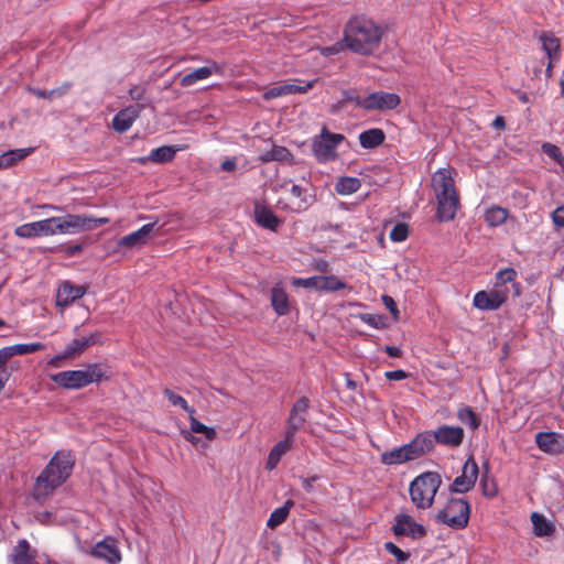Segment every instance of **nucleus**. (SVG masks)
Segmentation results:
<instances>
[{
  "label": "nucleus",
  "mask_w": 564,
  "mask_h": 564,
  "mask_svg": "<svg viewBox=\"0 0 564 564\" xmlns=\"http://www.w3.org/2000/svg\"><path fill=\"white\" fill-rule=\"evenodd\" d=\"M552 220L555 227L563 228L564 227V206L557 207L552 213Z\"/></svg>",
  "instance_id": "nucleus-54"
},
{
  "label": "nucleus",
  "mask_w": 564,
  "mask_h": 564,
  "mask_svg": "<svg viewBox=\"0 0 564 564\" xmlns=\"http://www.w3.org/2000/svg\"><path fill=\"white\" fill-rule=\"evenodd\" d=\"M293 506L294 501L289 499L284 502L283 506L274 509L267 521V527L270 529H275L285 522Z\"/></svg>",
  "instance_id": "nucleus-33"
},
{
  "label": "nucleus",
  "mask_w": 564,
  "mask_h": 564,
  "mask_svg": "<svg viewBox=\"0 0 564 564\" xmlns=\"http://www.w3.org/2000/svg\"><path fill=\"white\" fill-rule=\"evenodd\" d=\"M9 347L12 356L29 355L45 349V345L42 343L15 344Z\"/></svg>",
  "instance_id": "nucleus-41"
},
{
  "label": "nucleus",
  "mask_w": 564,
  "mask_h": 564,
  "mask_svg": "<svg viewBox=\"0 0 564 564\" xmlns=\"http://www.w3.org/2000/svg\"><path fill=\"white\" fill-rule=\"evenodd\" d=\"M12 352L9 346L0 349V370L6 369V364L12 358Z\"/></svg>",
  "instance_id": "nucleus-56"
},
{
  "label": "nucleus",
  "mask_w": 564,
  "mask_h": 564,
  "mask_svg": "<svg viewBox=\"0 0 564 564\" xmlns=\"http://www.w3.org/2000/svg\"><path fill=\"white\" fill-rule=\"evenodd\" d=\"M531 521L533 524V531L536 536H547L554 531V528L549 523L543 514L533 512L531 514Z\"/></svg>",
  "instance_id": "nucleus-36"
},
{
  "label": "nucleus",
  "mask_w": 564,
  "mask_h": 564,
  "mask_svg": "<svg viewBox=\"0 0 564 564\" xmlns=\"http://www.w3.org/2000/svg\"><path fill=\"white\" fill-rule=\"evenodd\" d=\"M409 236V225L405 223H398L390 231V239L394 242L404 241Z\"/></svg>",
  "instance_id": "nucleus-44"
},
{
  "label": "nucleus",
  "mask_w": 564,
  "mask_h": 564,
  "mask_svg": "<svg viewBox=\"0 0 564 564\" xmlns=\"http://www.w3.org/2000/svg\"><path fill=\"white\" fill-rule=\"evenodd\" d=\"M359 143L364 149H375L381 145L386 140V134L382 129L372 128L362 131L359 137Z\"/></svg>",
  "instance_id": "nucleus-29"
},
{
  "label": "nucleus",
  "mask_w": 564,
  "mask_h": 564,
  "mask_svg": "<svg viewBox=\"0 0 564 564\" xmlns=\"http://www.w3.org/2000/svg\"><path fill=\"white\" fill-rule=\"evenodd\" d=\"M431 185L437 202L436 218L440 221L453 220L459 208V195L455 187L454 170L451 167L438 169L432 175Z\"/></svg>",
  "instance_id": "nucleus-2"
},
{
  "label": "nucleus",
  "mask_w": 564,
  "mask_h": 564,
  "mask_svg": "<svg viewBox=\"0 0 564 564\" xmlns=\"http://www.w3.org/2000/svg\"><path fill=\"white\" fill-rule=\"evenodd\" d=\"M34 226H35V231H37V237L54 235L53 217L42 219L39 221H34Z\"/></svg>",
  "instance_id": "nucleus-46"
},
{
  "label": "nucleus",
  "mask_w": 564,
  "mask_h": 564,
  "mask_svg": "<svg viewBox=\"0 0 564 564\" xmlns=\"http://www.w3.org/2000/svg\"><path fill=\"white\" fill-rule=\"evenodd\" d=\"M292 158L290 150L282 145H273L272 149L260 156L261 162L288 161Z\"/></svg>",
  "instance_id": "nucleus-38"
},
{
  "label": "nucleus",
  "mask_w": 564,
  "mask_h": 564,
  "mask_svg": "<svg viewBox=\"0 0 564 564\" xmlns=\"http://www.w3.org/2000/svg\"><path fill=\"white\" fill-rule=\"evenodd\" d=\"M254 223L271 231H276L281 225V219L263 202L256 200L253 206Z\"/></svg>",
  "instance_id": "nucleus-17"
},
{
  "label": "nucleus",
  "mask_w": 564,
  "mask_h": 564,
  "mask_svg": "<svg viewBox=\"0 0 564 564\" xmlns=\"http://www.w3.org/2000/svg\"><path fill=\"white\" fill-rule=\"evenodd\" d=\"M465 437L464 429L453 425H441L434 431L436 444L447 447H458L463 444Z\"/></svg>",
  "instance_id": "nucleus-15"
},
{
  "label": "nucleus",
  "mask_w": 564,
  "mask_h": 564,
  "mask_svg": "<svg viewBox=\"0 0 564 564\" xmlns=\"http://www.w3.org/2000/svg\"><path fill=\"white\" fill-rule=\"evenodd\" d=\"M539 41L542 44V50L545 52L547 56V65L545 69L546 77L552 76V69L555 63L560 61V39L556 37L552 32H542L539 35Z\"/></svg>",
  "instance_id": "nucleus-14"
},
{
  "label": "nucleus",
  "mask_w": 564,
  "mask_h": 564,
  "mask_svg": "<svg viewBox=\"0 0 564 564\" xmlns=\"http://www.w3.org/2000/svg\"><path fill=\"white\" fill-rule=\"evenodd\" d=\"M392 531L397 536L408 535L413 539H420L426 534V529L413 521L409 514L397 516Z\"/></svg>",
  "instance_id": "nucleus-16"
},
{
  "label": "nucleus",
  "mask_w": 564,
  "mask_h": 564,
  "mask_svg": "<svg viewBox=\"0 0 564 564\" xmlns=\"http://www.w3.org/2000/svg\"><path fill=\"white\" fill-rule=\"evenodd\" d=\"M360 104L361 109L367 111H387L398 108L401 98L398 94L381 90L366 96Z\"/></svg>",
  "instance_id": "nucleus-12"
},
{
  "label": "nucleus",
  "mask_w": 564,
  "mask_h": 564,
  "mask_svg": "<svg viewBox=\"0 0 564 564\" xmlns=\"http://www.w3.org/2000/svg\"><path fill=\"white\" fill-rule=\"evenodd\" d=\"M70 452H57L36 478L35 488L42 495H48L69 477L74 467Z\"/></svg>",
  "instance_id": "nucleus-3"
},
{
  "label": "nucleus",
  "mask_w": 564,
  "mask_h": 564,
  "mask_svg": "<svg viewBox=\"0 0 564 564\" xmlns=\"http://www.w3.org/2000/svg\"><path fill=\"white\" fill-rule=\"evenodd\" d=\"M184 149V145H163L152 150L149 155V159L153 163H167L173 161L175 154Z\"/></svg>",
  "instance_id": "nucleus-31"
},
{
  "label": "nucleus",
  "mask_w": 564,
  "mask_h": 564,
  "mask_svg": "<svg viewBox=\"0 0 564 564\" xmlns=\"http://www.w3.org/2000/svg\"><path fill=\"white\" fill-rule=\"evenodd\" d=\"M458 420L468 426L470 430L475 431L480 425V420L477 414L473 411L470 406H462L457 411Z\"/></svg>",
  "instance_id": "nucleus-39"
},
{
  "label": "nucleus",
  "mask_w": 564,
  "mask_h": 564,
  "mask_svg": "<svg viewBox=\"0 0 564 564\" xmlns=\"http://www.w3.org/2000/svg\"><path fill=\"white\" fill-rule=\"evenodd\" d=\"M294 440L284 434L283 440L278 442L270 452L281 458L293 446Z\"/></svg>",
  "instance_id": "nucleus-45"
},
{
  "label": "nucleus",
  "mask_w": 564,
  "mask_h": 564,
  "mask_svg": "<svg viewBox=\"0 0 564 564\" xmlns=\"http://www.w3.org/2000/svg\"><path fill=\"white\" fill-rule=\"evenodd\" d=\"M381 301L384 304V306L389 310V312L392 314V317L394 321L399 319L400 312L398 310L395 301L390 295H382Z\"/></svg>",
  "instance_id": "nucleus-52"
},
{
  "label": "nucleus",
  "mask_w": 564,
  "mask_h": 564,
  "mask_svg": "<svg viewBox=\"0 0 564 564\" xmlns=\"http://www.w3.org/2000/svg\"><path fill=\"white\" fill-rule=\"evenodd\" d=\"M383 34V29L372 19L356 14L344 28V43L354 53L371 55L379 48Z\"/></svg>",
  "instance_id": "nucleus-1"
},
{
  "label": "nucleus",
  "mask_w": 564,
  "mask_h": 564,
  "mask_svg": "<svg viewBox=\"0 0 564 564\" xmlns=\"http://www.w3.org/2000/svg\"><path fill=\"white\" fill-rule=\"evenodd\" d=\"M271 305L280 316L289 313V296L282 288L274 286L271 290Z\"/></svg>",
  "instance_id": "nucleus-32"
},
{
  "label": "nucleus",
  "mask_w": 564,
  "mask_h": 564,
  "mask_svg": "<svg viewBox=\"0 0 564 564\" xmlns=\"http://www.w3.org/2000/svg\"><path fill=\"white\" fill-rule=\"evenodd\" d=\"M107 217L95 218L87 215L67 214L65 216L53 217L54 235L77 234L80 231L93 230L99 226L108 224Z\"/></svg>",
  "instance_id": "nucleus-7"
},
{
  "label": "nucleus",
  "mask_w": 564,
  "mask_h": 564,
  "mask_svg": "<svg viewBox=\"0 0 564 564\" xmlns=\"http://www.w3.org/2000/svg\"><path fill=\"white\" fill-rule=\"evenodd\" d=\"M345 140L341 133H333L323 127L321 133L315 135L312 143V151L321 163L334 161L337 158V148Z\"/></svg>",
  "instance_id": "nucleus-8"
},
{
  "label": "nucleus",
  "mask_w": 564,
  "mask_h": 564,
  "mask_svg": "<svg viewBox=\"0 0 564 564\" xmlns=\"http://www.w3.org/2000/svg\"><path fill=\"white\" fill-rule=\"evenodd\" d=\"M163 393L172 405L183 409L188 414H195V409L193 406H189L187 401L182 395L175 393L173 390L169 388H165L163 390Z\"/></svg>",
  "instance_id": "nucleus-40"
},
{
  "label": "nucleus",
  "mask_w": 564,
  "mask_h": 564,
  "mask_svg": "<svg viewBox=\"0 0 564 564\" xmlns=\"http://www.w3.org/2000/svg\"><path fill=\"white\" fill-rule=\"evenodd\" d=\"M83 251V246L80 243L70 245L66 248V253L68 256H75L77 253H80Z\"/></svg>",
  "instance_id": "nucleus-64"
},
{
  "label": "nucleus",
  "mask_w": 564,
  "mask_h": 564,
  "mask_svg": "<svg viewBox=\"0 0 564 564\" xmlns=\"http://www.w3.org/2000/svg\"><path fill=\"white\" fill-rule=\"evenodd\" d=\"M221 67L215 61H208L206 66L196 68L181 77L180 84L182 87H189L199 80L207 79L212 75H219Z\"/></svg>",
  "instance_id": "nucleus-21"
},
{
  "label": "nucleus",
  "mask_w": 564,
  "mask_h": 564,
  "mask_svg": "<svg viewBox=\"0 0 564 564\" xmlns=\"http://www.w3.org/2000/svg\"><path fill=\"white\" fill-rule=\"evenodd\" d=\"M14 234L20 238H34L37 237L34 223L23 224L14 229Z\"/></svg>",
  "instance_id": "nucleus-49"
},
{
  "label": "nucleus",
  "mask_w": 564,
  "mask_h": 564,
  "mask_svg": "<svg viewBox=\"0 0 564 564\" xmlns=\"http://www.w3.org/2000/svg\"><path fill=\"white\" fill-rule=\"evenodd\" d=\"M442 485V477L436 471H425L416 476L410 484L409 494L417 509H429Z\"/></svg>",
  "instance_id": "nucleus-5"
},
{
  "label": "nucleus",
  "mask_w": 564,
  "mask_h": 564,
  "mask_svg": "<svg viewBox=\"0 0 564 564\" xmlns=\"http://www.w3.org/2000/svg\"><path fill=\"white\" fill-rule=\"evenodd\" d=\"M535 443L546 454L557 455L564 452V437L555 432H539Z\"/></svg>",
  "instance_id": "nucleus-19"
},
{
  "label": "nucleus",
  "mask_w": 564,
  "mask_h": 564,
  "mask_svg": "<svg viewBox=\"0 0 564 564\" xmlns=\"http://www.w3.org/2000/svg\"><path fill=\"white\" fill-rule=\"evenodd\" d=\"M237 166L235 159H227L221 163V170L226 172H232Z\"/></svg>",
  "instance_id": "nucleus-63"
},
{
  "label": "nucleus",
  "mask_w": 564,
  "mask_h": 564,
  "mask_svg": "<svg viewBox=\"0 0 564 564\" xmlns=\"http://www.w3.org/2000/svg\"><path fill=\"white\" fill-rule=\"evenodd\" d=\"M50 379L58 387L67 390H79L91 383L107 380L104 365L98 362L87 364L85 369L65 370L50 375Z\"/></svg>",
  "instance_id": "nucleus-4"
},
{
  "label": "nucleus",
  "mask_w": 564,
  "mask_h": 564,
  "mask_svg": "<svg viewBox=\"0 0 564 564\" xmlns=\"http://www.w3.org/2000/svg\"><path fill=\"white\" fill-rule=\"evenodd\" d=\"M542 149L545 154L554 159L562 167H564V156L562 155L560 149L556 145L551 143H544L542 145Z\"/></svg>",
  "instance_id": "nucleus-48"
},
{
  "label": "nucleus",
  "mask_w": 564,
  "mask_h": 564,
  "mask_svg": "<svg viewBox=\"0 0 564 564\" xmlns=\"http://www.w3.org/2000/svg\"><path fill=\"white\" fill-rule=\"evenodd\" d=\"M189 423H191V431L183 430L181 431L182 436L193 443L196 444L198 438L193 435V433H198L205 435V437L209 441H213L216 438V431L213 427L206 426L202 422H199L194 414H189Z\"/></svg>",
  "instance_id": "nucleus-27"
},
{
  "label": "nucleus",
  "mask_w": 564,
  "mask_h": 564,
  "mask_svg": "<svg viewBox=\"0 0 564 564\" xmlns=\"http://www.w3.org/2000/svg\"><path fill=\"white\" fill-rule=\"evenodd\" d=\"M361 187V182L357 177L344 176L340 177L335 184V191L339 195H351L358 192Z\"/></svg>",
  "instance_id": "nucleus-35"
},
{
  "label": "nucleus",
  "mask_w": 564,
  "mask_h": 564,
  "mask_svg": "<svg viewBox=\"0 0 564 564\" xmlns=\"http://www.w3.org/2000/svg\"><path fill=\"white\" fill-rule=\"evenodd\" d=\"M280 459L281 458H279L276 455H274L272 452H270L267 463H265V468L268 470H273L278 466Z\"/></svg>",
  "instance_id": "nucleus-60"
},
{
  "label": "nucleus",
  "mask_w": 564,
  "mask_h": 564,
  "mask_svg": "<svg viewBox=\"0 0 564 564\" xmlns=\"http://www.w3.org/2000/svg\"><path fill=\"white\" fill-rule=\"evenodd\" d=\"M384 549L390 553L392 554L393 556H395L397 561L400 563V562H405L409 560L410 555L409 553L402 551L399 546H397L394 543L392 542H386L384 543Z\"/></svg>",
  "instance_id": "nucleus-50"
},
{
  "label": "nucleus",
  "mask_w": 564,
  "mask_h": 564,
  "mask_svg": "<svg viewBox=\"0 0 564 564\" xmlns=\"http://www.w3.org/2000/svg\"><path fill=\"white\" fill-rule=\"evenodd\" d=\"M517 276V272L512 268H507L503 270H500L496 274V288L495 289H502L507 283L512 282Z\"/></svg>",
  "instance_id": "nucleus-42"
},
{
  "label": "nucleus",
  "mask_w": 564,
  "mask_h": 564,
  "mask_svg": "<svg viewBox=\"0 0 564 564\" xmlns=\"http://www.w3.org/2000/svg\"><path fill=\"white\" fill-rule=\"evenodd\" d=\"M508 300L507 289H494L490 292L479 291L475 294L474 306L481 311L498 310Z\"/></svg>",
  "instance_id": "nucleus-13"
},
{
  "label": "nucleus",
  "mask_w": 564,
  "mask_h": 564,
  "mask_svg": "<svg viewBox=\"0 0 564 564\" xmlns=\"http://www.w3.org/2000/svg\"><path fill=\"white\" fill-rule=\"evenodd\" d=\"M478 476V464L473 456H469L463 465L462 474L449 486V490L456 494H466L475 487Z\"/></svg>",
  "instance_id": "nucleus-11"
},
{
  "label": "nucleus",
  "mask_w": 564,
  "mask_h": 564,
  "mask_svg": "<svg viewBox=\"0 0 564 564\" xmlns=\"http://www.w3.org/2000/svg\"><path fill=\"white\" fill-rule=\"evenodd\" d=\"M345 99L349 102H354L357 107L361 108L360 101H362L365 97H361L356 91L350 90L345 93Z\"/></svg>",
  "instance_id": "nucleus-57"
},
{
  "label": "nucleus",
  "mask_w": 564,
  "mask_h": 564,
  "mask_svg": "<svg viewBox=\"0 0 564 564\" xmlns=\"http://www.w3.org/2000/svg\"><path fill=\"white\" fill-rule=\"evenodd\" d=\"M360 318L365 324L373 328L382 329L386 327V318L382 315L367 313L362 314Z\"/></svg>",
  "instance_id": "nucleus-47"
},
{
  "label": "nucleus",
  "mask_w": 564,
  "mask_h": 564,
  "mask_svg": "<svg viewBox=\"0 0 564 564\" xmlns=\"http://www.w3.org/2000/svg\"><path fill=\"white\" fill-rule=\"evenodd\" d=\"M72 87H73L72 82H65L61 86L50 89V94L52 95L53 99L59 98V97L67 95Z\"/></svg>",
  "instance_id": "nucleus-53"
},
{
  "label": "nucleus",
  "mask_w": 564,
  "mask_h": 564,
  "mask_svg": "<svg viewBox=\"0 0 564 564\" xmlns=\"http://www.w3.org/2000/svg\"><path fill=\"white\" fill-rule=\"evenodd\" d=\"M470 505L464 498H449L435 514V521L453 530H463L469 523Z\"/></svg>",
  "instance_id": "nucleus-6"
},
{
  "label": "nucleus",
  "mask_w": 564,
  "mask_h": 564,
  "mask_svg": "<svg viewBox=\"0 0 564 564\" xmlns=\"http://www.w3.org/2000/svg\"><path fill=\"white\" fill-rule=\"evenodd\" d=\"M100 334L91 333L88 336L73 339L62 352L53 356L47 361V366L52 368L63 367L65 360L74 359L80 356L89 347L94 346L95 344H98L100 341Z\"/></svg>",
  "instance_id": "nucleus-9"
},
{
  "label": "nucleus",
  "mask_w": 564,
  "mask_h": 564,
  "mask_svg": "<svg viewBox=\"0 0 564 564\" xmlns=\"http://www.w3.org/2000/svg\"><path fill=\"white\" fill-rule=\"evenodd\" d=\"M318 479V476H312L307 478L302 479V487L305 491L312 492L313 491V484Z\"/></svg>",
  "instance_id": "nucleus-61"
},
{
  "label": "nucleus",
  "mask_w": 564,
  "mask_h": 564,
  "mask_svg": "<svg viewBox=\"0 0 564 564\" xmlns=\"http://www.w3.org/2000/svg\"><path fill=\"white\" fill-rule=\"evenodd\" d=\"M435 444L434 431H424L419 433L410 443H408L415 459L432 452Z\"/></svg>",
  "instance_id": "nucleus-23"
},
{
  "label": "nucleus",
  "mask_w": 564,
  "mask_h": 564,
  "mask_svg": "<svg viewBox=\"0 0 564 564\" xmlns=\"http://www.w3.org/2000/svg\"><path fill=\"white\" fill-rule=\"evenodd\" d=\"M33 152V148L9 150L0 154V170H6L14 166L18 162L25 159Z\"/></svg>",
  "instance_id": "nucleus-30"
},
{
  "label": "nucleus",
  "mask_w": 564,
  "mask_h": 564,
  "mask_svg": "<svg viewBox=\"0 0 564 564\" xmlns=\"http://www.w3.org/2000/svg\"><path fill=\"white\" fill-rule=\"evenodd\" d=\"M411 460H415V458L408 444L386 451L380 455V462L388 466L401 465Z\"/></svg>",
  "instance_id": "nucleus-25"
},
{
  "label": "nucleus",
  "mask_w": 564,
  "mask_h": 564,
  "mask_svg": "<svg viewBox=\"0 0 564 564\" xmlns=\"http://www.w3.org/2000/svg\"><path fill=\"white\" fill-rule=\"evenodd\" d=\"M144 106L141 104L130 105L120 110L112 119V128L119 133L128 131L139 118Z\"/></svg>",
  "instance_id": "nucleus-18"
},
{
  "label": "nucleus",
  "mask_w": 564,
  "mask_h": 564,
  "mask_svg": "<svg viewBox=\"0 0 564 564\" xmlns=\"http://www.w3.org/2000/svg\"><path fill=\"white\" fill-rule=\"evenodd\" d=\"M348 289L351 291V286H349L346 282L338 279L336 275H323L319 276L318 291L323 292H337L340 290Z\"/></svg>",
  "instance_id": "nucleus-34"
},
{
  "label": "nucleus",
  "mask_w": 564,
  "mask_h": 564,
  "mask_svg": "<svg viewBox=\"0 0 564 564\" xmlns=\"http://www.w3.org/2000/svg\"><path fill=\"white\" fill-rule=\"evenodd\" d=\"M35 554V551H31L30 543L25 539H22L19 540L13 547L11 560L14 564H31Z\"/></svg>",
  "instance_id": "nucleus-28"
},
{
  "label": "nucleus",
  "mask_w": 564,
  "mask_h": 564,
  "mask_svg": "<svg viewBox=\"0 0 564 564\" xmlns=\"http://www.w3.org/2000/svg\"><path fill=\"white\" fill-rule=\"evenodd\" d=\"M286 95H288L286 86H285V84H281V85L269 88L263 94V98L265 100H270V99L279 98L282 96H286Z\"/></svg>",
  "instance_id": "nucleus-51"
},
{
  "label": "nucleus",
  "mask_w": 564,
  "mask_h": 564,
  "mask_svg": "<svg viewBox=\"0 0 564 564\" xmlns=\"http://www.w3.org/2000/svg\"><path fill=\"white\" fill-rule=\"evenodd\" d=\"M299 284L305 288H313L318 291L319 276H312L303 280H299Z\"/></svg>",
  "instance_id": "nucleus-59"
},
{
  "label": "nucleus",
  "mask_w": 564,
  "mask_h": 564,
  "mask_svg": "<svg viewBox=\"0 0 564 564\" xmlns=\"http://www.w3.org/2000/svg\"><path fill=\"white\" fill-rule=\"evenodd\" d=\"M90 555L96 558L105 560L110 564H117L121 561V553L115 542L110 539H105L98 542L91 549Z\"/></svg>",
  "instance_id": "nucleus-22"
},
{
  "label": "nucleus",
  "mask_w": 564,
  "mask_h": 564,
  "mask_svg": "<svg viewBox=\"0 0 564 564\" xmlns=\"http://www.w3.org/2000/svg\"><path fill=\"white\" fill-rule=\"evenodd\" d=\"M154 225L155 224H145L138 230L121 237L118 240V246L131 249L134 247H141L145 245L149 235L154 228Z\"/></svg>",
  "instance_id": "nucleus-26"
},
{
  "label": "nucleus",
  "mask_w": 564,
  "mask_h": 564,
  "mask_svg": "<svg viewBox=\"0 0 564 564\" xmlns=\"http://www.w3.org/2000/svg\"><path fill=\"white\" fill-rule=\"evenodd\" d=\"M28 91L39 98L48 99V100L53 99L52 95L50 94V90L40 89L36 87H28Z\"/></svg>",
  "instance_id": "nucleus-58"
},
{
  "label": "nucleus",
  "mask_w": 564,
  "mask_h": 564,
  "mask_svg": "<svg viewBox=\"0 0 564 564\" xmlns=\"http://www.w3.org/2000/svg\"><path fill=\"white\" fill-rule=\"evenodd\" d=\"M508 218V210L506 208L494 206L486 210L485 220L491 227L502 225Z\"/></svg>",
  "instance_id": "nucleus-37"
},
{
  "label": "nucleus",
  "mask_w": 564,
  "mask_h": 564,
  "mask_svg": "<svg viewBox=\"0 0 564 564\" xmlns=\"http://www.w3.org/2000/svg\"><path fill=\"white\" fill-rule=\"evenodd\" d=\"M310 409V400L301 397L292 405L285 422L284 434L295 440V435L301 431L307 422V412Z\"/></svg>",
  "instance_id": "nucleus-10"
},
{
  "label": "nucleus",
  "mask_w": 564,
  "mask_h": 564,
  "mask_svg": "<svg viewBox=\"0 0 564 564\" xmlns=\"http://www.w3.org/2000/svg\"><path fill=\"white\" fill-rule=\"evenodd\" d=\"M300 83H302L300 79H295L293 83H285L288 95L306 93L314 87L316 80L307 82L304 85H301Z\"/></svg>",
  "instance_id": "nucleus-43"
},
{
  "label": "nucleus",
  "mask_w": 564,
  "mask_h": 564,
  "mask_svg": "<svg viewBox=\"0 0 564 564\" xmlns=\"http://www.w3.org/2000/svg\"><path fill=\"white\" fill-rule=\"evenodd\" d=\"M290 194L293 199L290 205L283 207L284 209L293 213H302L313 204L314 197L307 194V189L300 185L293 184Z\"/></svg>",
  "instance_id": "nucleus-24"
},
{
  "label": "nucleus",
  "mask_w": 564,
  "mask_h": 564,
  "mask_svg": "<svg viewBox=\"0 0 564 564\" xmlns=\"http://www.w3.org/2000/svg\"><path fill=\"white\" fill-rule=\"evenodd\" d=\"M85 293V286L75 285L69 281H64L57 290L56 305L59 307H67L76 300L83 297Z\"/></svg>",
  "instance_id": "nucleus-20"
},
{
  "label": "nucleus",
  "mask_w": 564,
  "mask_h": 564,
  "mask_svg": "<svg viewBox=\"0 0 564 564\" xmlns=\"http://www.w3.org/2000/svg\"><path fill=\"white\" fill-rule=\"evenodd\" d=\"M384 377L388 380L399 381V380H403V379L408 378V373L404 370L399 369V370L387 371L384 373Z\"/></svg>",
  "instance_id": "nucleus-55"
},
{
  "label": "nucleus",
  "mask_w": 564,
  "mask_h": 564,
  "mask_svg": "<svg viewBox=\"0 0 564 564\" xmlns=\"http://www.w3.org/2000/svg\"><path fill=\"white\" fill-rule=\"evenodd\" d=\"M384 351L393 358H400L402 355V350L397 346H386Z\"/></svg>",
  "instance_id": "nucleus-62"
}]
</instances>
